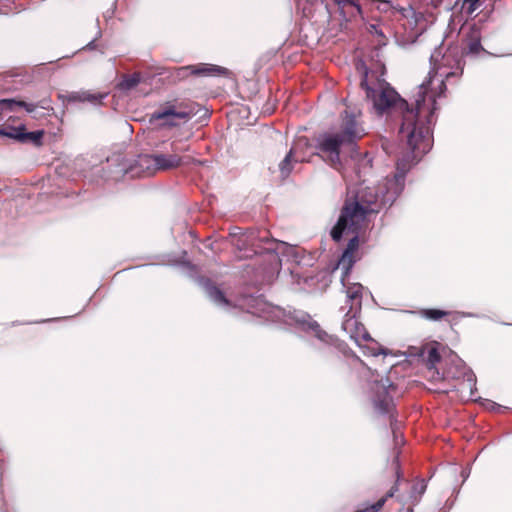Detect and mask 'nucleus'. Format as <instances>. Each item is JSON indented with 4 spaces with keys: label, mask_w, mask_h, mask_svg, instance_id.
<instances>
[{
    "label": "nucleus",
    "mask_w": 512,
    "mask_h": 512,
    "mask_svg": "<svg viewBox=\"0 0 512 512\" xmlns=\"http://www.w3.org/2000/svg\"><path fill=\"white\" fill-rule=\"evenodd\" d=\"M433 67L427 79L420 85L415 100V110L408 109L403 114L399 134L406 141L415 156L425 154L431 147V124L437 109L436 100L446 89L445 79L452 73Z\"/></svg>",
    "instance_id": "1"
},
{
    "label": "nucleus",
    "mask_w": 512,
    "mask_h": 512,
    "mask_svg": "<svg viewBox=\"0 0 512 512\" xmlns=\"http://www.w3.org/2000/svg\"><path fill=\"white\" fill-rule=\"evenodd\" d=\"M391 199L392 197L388 195V192L381 195L377 193L374 200H369L367 205H362L357 201L345 204L337 224L331 231V236L335 241L340 240L343 233L354 234L338 264L345 270V275L349 273L356 261L355 253L358 249L357 233L367 226L368 215L378 212V203L385 204Z\"/></svg>",
    "instance_id": "2"
},
{
    "label": "nucleus",
    "mask_w": 512,
    "mask_h": 512,
    "mask_svg": "<svg viewBox=\"0 0 512 512\" xmlns=\"http://www.w3.org/2000/svg\"><path fill=\"white\" fill-rule=\"evenodd\" d=\"M364 134V130L357 126L355 117L346 113L343 120V132L341 134L326 133L318 138V150L323 159L336 167L340 164V152L342 147L351 146L355 138Z\"/></svg>",
    "instance_id": "3"
},
{
    "label": "nucleus",
    "mask_w": 512,
    "mask_h": 512,
    "mask_svg": "<svg viewBox=\"0 0 512 512\" xmlns=\"http://www.w3.org/2000/svg\"><path fill=\"white\" fill-rule=\"evenodd\" d=\"M368 75L364 76L361 82L362 86H366V94L373 102V107L378 113H382L388 108L392 107L398 100L397 92L383 81H377L374 87L367 84Z\"/></svg>",
    "instance_id": "4"
},
{
    "label": "nucleus",
    "mask_w": 512,
    "mask_h": 512,
    "mask_svg": "<svg viewBox=\"0 0 512 512\" xmlns=\"http://www.w3.org/2000/svg\"><path fill=\"white\" fill-rule=\"evenodd\" d=\"M152 159L159 170L174 169L193 162V158L189 155L180 157L176 154H159L155 155Z\"/></svg>",
    "instance_id": "5"
},
{
    "label": "nucleus",
    "mask_w": 512,
    "mask_h": 512,
    "mask_svg": "<svg viewBox=\"0 0 512 512\" xmlns=\"http://www.w3.org/2000/svg\"><path fill=\"white\" fill-rule=\"evenodd\" d=\"M342 327L356 343H360L362 340H369V333L354 315L350 316L347 314Z\"/></svg>",
    "instance_id": "6"
},
{
    "label": "nucleus",
    "mask_w": 512,
    "mask_h": 512,
    "mask_svg": "<svg viewBox=\"0 0 512 512\" xmlns=\"http://www.w3.org/2000/svg\"><path fill=\"white\" fill-rule=\"evenodd\" d=\"M189 114L184 111H175L174 108H167L161 112L153 114L151 121H163L162 124L174 126L178 120H185Z\"/></svg>",
    "instance_id": "7"
},
{
    "label": "nucleus",
    "mask_w": 512,
    "mask_h": 512,
    "mask_svg": "<svg viewBox=\"0 0 512 512\" xmlns=\"http://www.w3.org/2000/svg\"><path fill=\"white\" fill-rule=\"evenodd\" d=\"M301 146V141H299L289 152V154L285 157V159L280 164V171L283 176L289 175L291 171L290 163L292 160L294 161H305L304 157L298 155V150Z\"/></svg>",
    "instance_id": "8"
},
{
    "label": "nucleus",
    "mask_w": 512,
    "mask_h": 512,
    "mask_svg": "<svg viewBox=\"0 0 512 512\" xmlns=\"http://www.w3.org/2000/svg\"><path fill=\"white\" fill-rule=\"evenodd\" d=\"M357 344L362 349L363 353L367 356H378L380 354H385L384 349L370 336L369 340H362V342Z\"/></svg>",
    "instance_id": "9"
},
{
    "label": "nucleus",
    "mask_w": 512,
    "mask_h": 512,
    "mask_svg": "<svg viewBox=\"0 0 512 512\" xmlns=\"http://www.w3.org/2000/svg\"><path fill=\"white\" fill-rule=\"evenodd\" d=\"M363 287L359 283H353L347 287L346 293L347 297L353 301H356L358 305H360V300L362 297Z\"/></svg>",
    "instance_id": "10"
},
{
    "label": "nucleus",
    "mask_w": 512,
    "mask_h": 512,
    "mask_svg": "<svg viewBox=\"0 0 512 512\" xmlns=\"http://www.w3.org/2000/svg\"><path fill=\"white\" fill-rule=\"evenodd\" d=\"M24 130L25 126L21 125L17 128L11 129L10 131L0 130V135L23 142Z\"/></svg>",
    "instance_id": "11"
},
{
    "label": "nucleus",
    "mask_w": 512,
    "mask_h": 512,
    "mask_svg": "<svg viewBox=\"0 0 512 512\" xmlns=\"http://www.w3.org/2000/svg\"><path fill=\"white\" fill-rule=\"evenodd\" d=\"M187 70H191L192 73L195 74H210L213 71H216L217 69L209 65H201L198 67L190 66L181 69V71L183 72H186Z\"/></svg>",
    "instance_id": "12"
},
{
    "label": "nucleus",
    "mask_w": 512,
    "mask_h": 512,
    "mask_svg": "<svg viewBox=\"0 0 512 512\" xmlns=\"http://www.w3.org/2000/svg\"><path fill=\"white\" fill-rule=\"evenodd\" d=\"M43 135H44L43 131L26 132L24 130L23 142L30 141V142H33L38 145L41 143V139H42Z\"/></svg>",
    "instance_id": "13"
},
{
    "label": "nucleus",
    "mask_w": 512,
    "mask_h": 512,
    "mask_svg": "<svg viewBox=\"0 0 512 512\" xmlns=\"http://www.w3.org/2000/svg\"><path fill=\"white\" fill-rule=\"evenodd\" d=\"M425 318L430 320H439L446 316V312L439 309H426L422 312Z\"/></svg>",
    "instance_id": "14"
},
{
    "label": "nucleus",
    "mask_w": 512,
    "mask_h": 512,
    "mask_svg": "<svg viewBox=\"0 0 512 512\" xmlns=\"http://www.w3.org/2000/svg\"><path fill=\"white\" fill-rule=\"evenodd\" d=\"M427 361L431 366H434L440 361V354L436 347H430L427 353Z\"/></svg>",
    "instance_id": "15"
},
{
    "label": "nucleus",
    "mask_w": 512,
    "mask_h": 512,
    "mask_svg": "<svg viewBox=\"0 0 512 512\" xmlns=\"http://www.w3.org/2000/svg\"><path fill=\"white\" fill-rule=\"evenodd\" d=\"M138 82H139V76L134 75V76L124 79L120 83V87H121V89H131V88L135 87L138 84Z\"/></svg>",
    "instance_id": "16"
},
{
    "label": "nucleus",
    "mask_w": 512,
    "mask_h": 512,
    "mask_svg": "<svg viewBox=\"0 0 512 512\" xmlns=\"http://www.w3.org/2000/svg\"><path fill=\"white\" fill-rule=\"evenodd\" d=\"M81 100H87V101H97L98 97L91 95L89 93H83L82 96L79 98Z\"/></svg>",
    "instance_id": "17"
},
{
    "label": "nucleus",
    "mask_w": 512,
    "mask_h": 512,
    "mask_svg": "<svg viewBox=\"0 0 512 512\" xmlns=\"http://www.w3.org/2000/svg\"><path fill=\"white\" fill-rule=\"evenodd\" d=\"M338 4H343V6H346V5H351L353 7H355L357 9V11H360V8L358 5H356L353 1L351 0H346V1H338Z\"/></svg>",
    "instance_id": "18"
},
{
    "label": "nucleus",
    "mask_w": 512,
    "mask_h": 512,
    "mask_svg": "<svg viewBox=\"0 0 512 512\" xmlns=\"http://www.w3.org/2000/svg\"><path fill=\"white\" fill-rule=\"evenodd\" d=\"M216 294H217V297L219 298V300L225 301L223 295L220 292H217Z\"/></svg>",
    "instance_id": "19"
},
{
    "label": "nucleus",
    "mask_w": 512,
    "mask_h": 512,
    "mask_svg": "<svg viewBox=\"0 0 512 512\" xmlns=\"http://www.w3.org/2000/svg\"><path fill=\"white\" fill-rule=\"evenodd\" d=\"M436 58H435V55H432L431 56V60L434 61Z\"/></svg>",
    "instance_id": "20"
}]
</instances>
